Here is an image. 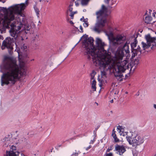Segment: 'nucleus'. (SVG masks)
Listing matches in <instances>:
<instances>
[{"label": "nucleus", "instance_id": "nucleus-56", "mask_svg": "<svg viewBox=\"0 0 156 156\" xmlns=\"http://www.w3.org/2000/svg\"><path fill=\"white\" fill-rule=\"evenodd\" d=\"M52 149H52L51 150V152H52Z\"/></svg>", "mask_w": 156, "mask_h": 156}, {"label": "nucleus", "instance_id": "nucleus-21", "mask_svg": "<svg viewBox=\"0 0 156 156\" xmlns=\"http://www.w3.org/2000/svg\"><path fill=\"white\" fill-rule=\"evenodd\" d=\"M81 3L83 5H87L89 1V0H81Z\"/></svg>", "mask_w": 156, "mask_h": 156}, {"label": "nucleus", "instance_id": "nucleus-11", "mask_svg": "<svg viewBox=\"0 0 156 156\" xmlns=\"http://www.w3.org/2000/svg\"><path fill=\"white\" fill-rule=\"evenodd\" d=\"M126 40V37L123 34H118L114 38L113 40L115 41L114 42L115 44H124Z\"/></svg>", "mask_w": 156, "mask_h": 156}, {"label": "nucleus", "instance_id": "nucleus-47", "mask_svg": "<svg viewBox=\"0 0 156 156\" xmlns=\"http://www.w3.org/2000/svg\"><path fill=\"white\" fill-rule=\"evenodd\" d=\"M110 102L111 103H113V99L112 100L110 101Z\"/></svg>", "mask_w": 156, "mask_h": 156}, {"label": "nucleus", "instance_id": "nucleus-37", "mask_svg": "<svg viewBox=\"0 0 156 156\" xmlns=\"http://www.w3.org/2000/svg\"><path fill=\"white\" fill-rule=\"evenodd\" d=\"M29 0H26L24 3L26 5V7L28 5Z\"/></svg>", "mask_w": 156, "mask_h": 156}, {"label": "nucleus", "instance_id": "nucleus-8", "mask_svg": "<svg viewBox=\"0 0 156 156\" xmlns=\"http://www.w3.org/2000/svg\"><path fill=\"white\" fill-rule=\"evenodd\" d=\"M126 138L130 145L133 147H136L144 142V139L140 136H136L132 139L131 136H126Z\"/></svg>", "mask_w": 156, "mask_h": 156}, {"label": "nucleus", "instance_id": "nucleus-23", "mask_svg": "<svg viewBox=\"0 0 156 156\" xmlns=\"http://www.w3.org/2000/svg\"><path fill=\"white\" fill-rule=\"evenodd\" d=\"M35 42H37L40 40V38L39 35H36L34 39Z\"/></svg>", "mask_w": 156, "mask_h": 156}, {"label": "nucleus", "instance_id": "nucleus-63", "mask_svg": "<svg viewBox=\"0 0 156 156\" xmlns=\"http://www.w3.org/2000/svg\"><path fill=\"white\" fill-rule=\"evenodd\" d=\"M155 34H156V32H155Z\"/></svg>", "mask_w": 156, "mask_h": 156}, {"label": "nucleus", "instance_id": "nucleus-59", "mask_svg": "<svg viewBox=\"0 0 156 156\" xmlns=\"http://www.w3.org/2000/svg\"><path fill=\"white\" fill-rule=\"evenodd\" d=\"M139 95V94H137V96Z\"/></svg>", "mask_w": 156, "mask_h": 156}, {"label": "nucleus", "instance_id": "nucleus-60", "mask_svg": "<svg viewBox=\"0 0 156 156\" xmlns=\"http://www.w3.org/2000/svg\"><path fill=\"white\" fill-rule=\"evenodd\" d=\"M154 156H156V154H155V155H154Z\"/></svg>", "mask_w": 156, "mask_h": 156}, {"label": "nucleus", "instance_id": "nucleus-13", "mask_svg": "<svg viewBox=\"0 0 156 156\" xmlns=\"http://www.w3.org/2000/svg\"><path fill=\"white\" fill-rule=\"evenodd\" d=\"M139 63V60L137 58L133 60V58H131V61L129 64V67H130V71L132 70L134 71L136 69L138 64Z\"/></svg>", "mask_w": 156, "mask_h": 156}, {"label": "nucleus", "instance_id": "nucleus-49", "mask_svg": "<svg viewBox=\"0 0 156 156\" xmlns=\"http://www.w3.org/2000/svg\"><path fill=\"white\" fill-rule=\"evenodd\" d=\"M70 23L71 24H73V22L72 21H70Z\"/></svg>", "mask_w": 156, "mask_h": 156}, {"label": "nucleus", "instance_id": "nucleus-29", "mask_svg": "<svg viewBox=\"0 0 156 156\" xmlns=\"http://www.w3.org/2000/svg\"><path fill=\"white\" fill-rule=\"evenodd\" d=\"M88 23L87 21H86L85 22H84L83 23V25L84 27H87L88 26Z\"/></svg>", "mask_w": 156, "mask_h": 156}, {"label": "nucleus", "instance_id": "nucleus-2", "mask_svg": "<svg viewBox=\"0 0 156 156\" xmlns=\"http://www.w3.org/2000/svg\"><path fill=\"white\" fill-rule=\"evenodd\" d=\"M5 72L1 77V85H14L19 78V76H26V72L23 67H19L15 62L7 61L4 64Z\"/></svg>", "mask_w": 156, "mask_h": 156}, {"label": "nucleus", "instance_id": "nucleus-62", "mask_svg": "<svg viewBox=\"0 0 156 156\" xmlns=\"http://www.w3.org/2000/svg\"><path fill=\"white\" fill-rule=\"evenodd\" d=\"M119 130H120L121 129H119Z\"/></svg>", "mask_w": 156, "mask_h": 156}, {"label": "nucleus", "instance_id": "nucleus-17", "mask_svg": "<svg viewBox=\"0 0 156 156\" xmlns=\"http://www.w3.org/2000/svg\"><path fill=\"white\" fill-rule=\"evenodd\" d=\"M147 43V44H146V43L144 42H141L142 47L144 50H145L146 49L149 48L151 45V44H149V43Z\"/></svg>", "mask_w": 156, "mask_h": 156}, {"label": "nucleus", "instance_id": "nucleus-16", "mask_svg": "<svg viewBox=\"0 0 156 156\" xmlns=\"http://www.w3.org/2000/svg\"><path fill=\"white\" fill-rule=\"evenodd\" d=\"M156 21V20L152 21V17L148 15L146 16L144 19L145 22L147 24L153 23L155 22Z\"/></svg>", "mask_w": 156, "mask_h": 156}, {"label": "nucleus", "instance_id": "nucleus-46", "mask_svg": "<svg viewBox=\"0 0 156 156\" xmlns=\"http://www.w3.org/2000/svg\"><path fill=\"white\" fill-rule=\"evenodd\" d=\"M156 13V12H154L153 13V16L154 17H155V14Z\"/></svg>", "mask_w": 156, "mask_h": 156}, {"label": "nucleus", "instance_id": "nucleus-35", "mask_svg": "<svg viewBox=\"0 0 156 156\" xmlns=\"http://www.w3.org/2000/svg\"><path fill=\"white\" fill-rule=\"evenodd\" d=\"M80 32L83 33V28H82V26L81 25L80 27Z\"/></svg>", "mask_w": 156, "mask_h": 156}, {"label": "nucleus", "instance_id": "nucleus-33", "mask_svg": "<svg viewBox=\"0 0 156 156\" xmlns=\"http://www.w3.org/2000/svg\"><path fill=\"white\" fill-rule=\"evenodd\" d=\"M106 75V73L105 71H101V75L102 76H105Z\"/></svg>", "mask_w": 156, "mask_h": 156}, {"label": "nucleus", "instance_id": "nucleus-58", "mask_svg": "<svg viewBox=\"0 0 156 156\" xmlns=\"http://www.w3.org/2000/svg\"><path fill=\"white\" fill-rule=\"evenodd\" d=\"M139 95V94H137V96Z\"/></svg>", "mask_w": 156, "mask_h": 156}, {"label": "nucleus", "instance_id": "nucleus-14", "mask_svg": "<svg viewBox=\"0 0 156 156\" xmlns=\"http://www.w3.org/2000/svg\"><path fill=\"white\" fill-rule=\"evenodd\" d=\"M131 50L132 58H133L136 56L138 54L140 55L141 53V50L140 46L138 45L137 48H133Z\"/></svg>", "mask_w": 156, "mask_h": 156}, {"label": "nucleus", "instance_id": "nucleus-27", "mask_svg": "<svg viewBox=\"0 0 156 156\" xmlns=\"http://www.w3.org/2000/svg\"><path fill=\"white\" fill-rule=\"evenodd\" d=\"M94 73V70L92 71V73L91 74V80H93L94 79V75H95V74H94V75H93V74Z\"/></svg>", "mask_w": 156, "mask_h": 156}, {"label": "nucleus", "instance_id": "nucleus-26", "mask_svg": "<svg viewBox=\"0 0 156 156\" xmlns=\"http://www.w3.org/2000/svg\"><path fill=\"white\" fill-rule=\"evenodd\" d=\"M113 145H111L109 148H108L106 150V152H108L110 151H111L113 149Z\"/></svg>", "mask_w": 156, "mask_h": 156}, {"label": "nucleus", "instance_id": "nucleus-19", "mask_svg": "<svg viewBox=\"0 0 156 156\" xmlns=\"http://www.w3.org/2000/svg\"><path fill=\"white\" fill-rule=\"evenodd\" d=\"M34 10L36 13L37 15V17H39V15H40V10L37 7V5H34Z\"/></svg>", "mask_w": 156, "mask_h": 156}, {"label": "nucleus", "instance_id": "nucleus-57", "mask_svg": "<svg viewBox=\"0 0 156 156\" xmlns=\"http://www.w3.org/2000/svg\"><path fill=\"white\" fill-rule=\"evenodd\" d=\"M126 76V77H127L128 76H127L126 75V76Z\"/></svg>", "mask_w": 156, "mask_h": 156}, {"label": "nucleus", "instance_id": "nucleus-51", "mask_svg": "<svg viewBox=\"0 0 156 156\" xmlns=\"http://www.w3.org/2000/svg\"><path fill=\"white\" fill-rule=\"evenodd\" d=\"M73 6V4H70L69 6V7H71V6Z\"/></svg>", "mask_w": 156, "mask_h": 156}, {"label": "nucleus", "instance_id": "nucleus-22", "mask_svg": "<svg viewBox=\"0 0 156 156\" xmlns=\"http://www.w3.org/2000/svg\"><path fill=\"white\" fill-rule=\"evenodd\" d=\"M30 26H27L24 28L25 33L26 34H27L28 33V31L30 30Z\"/></svg>", "mask_w": 156, "mask_h": 156}, {"label": "nucleus", "instance_id": "nucleus-3", "mask_svg": "<svg viewBox=\"0 0 156 156\" xmlns=\"http://www.w3.org/2000/svg\"><path fill=\"white\" fill-rule=\"evenodd\" d=\"M15 24V23L13 22L8 27L10 28L9 30L10 35L13 37H8L3 41L1 47L2 50L7 48L10 52L13 50L14 43L16 45L17 43H19L23 40V38L20 36L19 34L20 30L22 26V23L20 22L19 25L17 26Z\"/></svg>", "mask_w": 156, "mask_h": 156}, {"label": "nucleus", "instance_id": "nucleus-39", "mask_svg": "<svg viewBox=\"0 0 156 156\" xmlns=\"http://www.w3.org/2000/svg\"><path fill=\"white\" fill-rule=\"evenodd\" d=\"M80 21H83V22H85V19L84 18L83 16L82 18L80 19Z\"/></svg>", "mask_w": 156, "mask_h": 156}, {"label": "nucleus", "instance_id": "nucleus-48", "mask_svg": "<svg viewBox=\"0 0 156 156\" xmlns=\"http://www.w3.org/2000/svg\"><path fill=\"white\" fill-rule=\"evenodd\" d=\"M154 108H155V109H156V105L155 104H154Z\"/></svg>", "mask_w": 156, "mask_h": 156}, {"label": "nucleus", "instance_id": "nucleus-40", "mask_svg": "<svg viewBox=\"0 0 156 156\" xmlns=\"http://www.w3.org/2000/svg\"><path fill=\"white\" fill-rule=\"evenodd\" d=\"M108 36H113V33L112 32H110L109 33V35L108 34Z\"/></svg>", "mask_w": 156, "mask_h": 156}, {"label": "nucleus", "instance_id": "nucleus-24", "mask_svg": "<svg viewBox=\"0 0 156 156\" xmlns=\"http://www.w3.org/2000/svg\"><path fill=\"white\" fill-rule=\"evenodd\" d=\"M73 10V8L71 7H69V9L68 10H67L66 12V15L67 17H68L69 16V11L71 12H73L72 11Z\"/></svg>", "mask_w": 156, "mask_h": 156}, {"label": "nucleus", "instance_id": "nucleus-43", "mask_svg": "<svg viewBox=\"0 0 156 156\" xmlns=\"http://www.w3.org/2000/svg\"><path fill=\"white\" fill-rule=\"evenodd\" d=\"M3 140L5 141H8V139L7 138V137H5L3 139Z\"/></svg>", "mask_w": 156, "mask_h": 156}, {"label": "nucleus", "instance_id": "nucleus-53", "mask_svg": "<svg viewBox=\"0 0 156 156\" xmlns=\"http://www.w3.org/2000/svg\"><path fill=\"white\" fill-rule=\"evenodd\" d=\"M147 12L145 13L144 14L145 15H146L147 14Z\"/></svg>", "mask_w": 156, "mask_h": 156}, {"label": "nucleus", "instance_id": "nucleus-18", "mask_svg": "<svg viewBox=\"0 0 156 156\" xmlns=\"http://www.w3.org/2000/svg\"><path fill=\"white\" fill-rule=\"evenodd\" d=\"M137 42L136 38H135L134 41L131 43V49H132L133 48H135L136 47Z\"/></svg>", "mask_w": 156, "mask_h": 156}, {"label": "nucleus", "instance_id": "nucleus-55", "mask_svg": "<svg viewBox=\"0 0 156 156\" xmlns=\"http://www.w3.org/2000/svg\"><path fill=\"white\" fill-rule=\"evenodd\" d=\"M61 146H62V145H60L58 146V147H61Z\"/></svg>", "mask_w": 156, "mask_h": 156}, {"label": "nucleus", "instance_id": "nucleus-30", "mask_svg": "<svg viewBox=\"0 0 156 156\" xmlns=\"http://www.w3.org/2000/svg\"><path fill=\"white\" fill-rule=\"evenodd\" d=\"M115 129H114L112 131V136L113 137V136H115V135L116 136L115 134L116 131H115Z\"/></svg>", "mask_w": 156, "mask_h": 156}, {"label": "nucleus", "instance_id": "nucleus-12", "mask_svg": "<svg viewBox=\"0 0 156 156\" xmlns=\"http://www.w3.org/2000/svg\"><path fill=\"white\" fill-rule=\"evenodd\" d=\"M16 147L12 145L11 149L12 150L8 151H6V154H4V156H18L20 154V152L18 151H16Z\"/></svg>", "mask_w": 156, "mask_h": 156}, {"label": "nucleus", "instance_id": "nucleus-44", "mask_svg": "<svg viewBox=\"0 0 156 156\" xmlns=\"http://www.w3.org/2000/svg\"><path fill=\"white\" fill-rule=\"evenodd\" d=\"M0 39H1L2 40H3V36L1 35L0 36Z\"/></svg>", "mask_w": 156, "mask_h": 156}, {"label": "nucleus", "instance_id": "nucleus-28", "mask_svg": "<svg viewBox=\"0 0 156 156\" xmlns=\"http://www.w3.org/2000/svg\"><path fill=\"white\" fill-rule=\"evenodd\" d=\"M80 153V151H78V152L77 153H73L71 155V156H78V155Z\"/></svg>", "mask_w": 156, "mask_h": 156}, {"label": "nucleus", "instance_id": "nucleus-1", "mask_svg": "<svg viewBox=\"0 0 156 156\" xmlns=\"http://www.w3.org/2000/svg\"><path fill=\"white\" fill-rule=\"evenodd\" d=\"M84 40L83 42L84 46V54L87 55V58L90 59V56H92V61L96 66H100L105 67L111 61L110 59L111 53L107 52L104 49V43L98 38L96 39L97 47L94 46V40L92 37H88V35L85 34L82 37Z\"/></svg>", "mask_w": 156, "mask_h": 156}, {"label": "nucleus", "instance_id": "nucleus-42", "mask_svg": "<svg viewBox=\"0 0 156 156\" xmlns=\"http://www.w3.org/2000/svg\"><path fill=\"white\" fill-rule=\"evenodd\" d=\"M75 5L76 6H78L79 5V3L77 1L75 2Z\"/></svg>", "mask_w": 156, "mask_h": 156}, {"label": "nucleus", "instance_id": "nucleus-25", "mask_svg": "<svg viewBox=\"0 0 156 156\" xmlns=\"http://www.w3.org/2000/svg\"><path fill=\"white\" fill-rule=\"evenodd\" d=\"M114 140V141L115 142H120V140L119 139L117 138L116 136H115L113 137Z\"/></svg>", "mask_w": 156, "mask_h": 156}, {"label": "nucleus", "instance_id": "nucleus-61", "mask_svg": "<svg viewBox=\"0 0 156 156\" xmlns=\"http://www.w3.org/2000/svg\"><path fill=\"white\" fill-rule=\"evenodd\" d=\"M97 129H98V128H96L95 129L97 130Z\"/></svg>", "mask_w": 156, "mask_h": 156}, {"label": "nucleus", "instance_id": "nucleus-10", "mask_svg": "<svg viewBox=\"0 0 156 156\" xmlns=\"http://www.w3.org/2000/svg\"><path fill=\"white\" fill-rule=\"evenodd\" d=\"M145 38L147 41V43H149V44L151 45L152 44V47H151L152 49H155L156 48V43L155 41L156 37H151L150 34H148L145 36Z\"/></svg>", "mask_w": 156, "mask_h": 156}, {"label": "nucleus", "instance_id": "nucleus-38", "mask_svg": "<svg viewBox=\"0 0 156 156\" xmlns=\"http://www.w3.org/2000/svg\"><path fill=\"white\" fill-rule=\"evenodd\" d=\"M92 146L91 145H89L88 147H87L86 148V150H87V151L88 149H90V148Z\"/></svg>", "mask_w": 156, "mask_h": 156}, {"label": "nucleus", "instance_id": "nucleus-36", "mask_svg": "<svg viewBox=\"0 0 156 156\" xmlns=\"http://www.w3.org/2000/svg\"><path fill=\"white\" fill-rule=\"evenodd\" d=\"M96 82L95 80V79H94L92 82V84H96Z\"/></svg>", "mask_w": 156, "mask_h": 156}, {"label": "nucleus", "instance_id": "nucleus-9", "mask_svg": "<svg viewBox=\"0 0 156 156\" xmlns=\"http://www.w3.org/2000/svg\"><path fill=\"white\" fill-rule=\"evenodd\" d=\"M1 10L5 13L4 16L3 23L6 27H9V26L12 23H11V20H10V16L9 15V9H10V7L7 9L6 8L1 7Z\"/></svg>", "mask_w": 156, "mask_h": 156}, {"label": "nucleus", "instance_id": "nucleus-15", "mask_svg": "<svg viewBox=\"0 0 156 156\" xmlns=\"http://www.w3.org/2000/svg\"><path fill=\"white\" fill-rule=\"evenodd\" d=\"M115 150L119 153V154L121 155L126 151L125 147L122 145H120L117 144L115 146Z\"/></svg>", "mask_w": 156, "mask_h": 156}, {"label": "nucleus", "instance_id": "nucleus-31", "mask_svg": "<svg viewBox=\"0 0 156 156\" xmlns=\"http://www.w3.org/2000/svg\"><path fill=\"white\" fill-rule=\"evenodd\" d=\"M96 84H92L91 88L92 89H94V91L96 90Z\"/></svg>", "mask_w": 156, "mask_h": 156}, {"label": "nucleus", "instance_id": "nucleus-6", "mask_svg": "<svg viewBox=\"0 0 156 156\" xmlns=\"http://www.w3.org/2000/svg\"><path fill=\"white\" fill-rule=\"evenodd\" d=\"M129 43L126 41L123 46L121 45L118 47L116 51L114 57V61L122 60L124 56L125 52L126 54L129 53Z\"/></svg>", "mask_w": 156, "mask_h": 156}, {"label": "nucleus", "instance_id": "nucleus-41", "mask_svg": "<svg viewBox=\"0 0 156 156\" xmlns=\"http://www.w3.org/2000/svg\"><path fill=\"white\" fill-rule=\"evenodd\" d=\"M95 140H94V139H93V140H92L90 141V144H93Z\"/></svg>", "mask_w": 156, "mask_h": 156}, {"label": "nucleus", "instance_id": "nucleus-20", "mask_svg": "<svg viewBox=\"0 0 156 156\" xmlns=\"http://www.w3.org/2000/svg\"><path fill=\"white\" fill-rule=\"evenodd\" d=\"M110 0H105L104 2L107 4L108 5ZM116 1L115 0H111V5H113V4L116 3Z\"/></svg>", "mask_w": 156, "mask_h": 156}, {"label": "nucleus", "instance_id": "nucleus-32", "mask_svg": "<svg viewBox=\"0 0 156 156\" xmlns=\"http://www.w3.org/2000/svg\"><path fill=\"white\" fill-rule=\"evenodd\" d=\"M74 14L73 12H71L70 14L69 15L70 16L71 18L72 19H73L74 17Z\"/></svg>", "mask_w": 156, "mask_h": 156}, {"label": "nucleus", "instance_id": "nucleus-7", "mask_svg": "<svg viewBox=\"0 0 156 156\" xmlns=\"http://www.w3.org/2000/svg\"><path fill=\"white\" fill-rule=\"evenodd\" d=\"M26 8V5L24 3L16 4L10 7V9H9V15L10 16V20L12 21L15 19V16L14 14L21 15L22 11Z\"/></svg>", "mask_w": 156, "mask_h": 156}, {"label": "nucleus", "instance_id": "nucleus-54", "mask_svg": "<svg viewBox=\"0 0 156 156\" xmlns=\"http://www.w3.org/2000/svg\"><path fill=\"white\" fill-rule=\"evenodd\" d=\"M21 154L22 156H25L23 154Z\"/></svg>", "mask_w": 156, "mask_h": 156}, {"label": "nucleus", "instance_id": "nucleus-50", "mask_svg": "<svg viewBox=\"0 0 156 156\" xmlns=\"http://www.w3.org/2000/svg\"><path fill=\"white\" fill-rule=\"evenodd\" d=\"M0 1L2 2L3 3H5V1H2V0H0Z\"/></svg>", "mask_w": 156, "mask_h": 156}, {"label": "nucleus", "instance_id": "nucleus-4", "mask_svg": "<svg viewBox=\"0 0 156 156\" xmlns=\"http://www.w3.org/2000/svg\"><path fill=\"white\" fill-rule=\"evenodd\" d=\"M110 59L111 61L105 67L104 69L108 67V69H112L113 72L114 76L118 80H119L120 81L122 80L121 78L123 76L122 73L124 72L126 69H128L129 68V63H128V60L126 59L122 61V60L114 61L112 58L111 56Z\"/></svg>", "mask_w": 156, "mask_h": 156}, {"label": "nucleus", "instance_id": "nucleus-5", "mask_svg": "<svg viewBox=\"0 0 156 156\" xmlns=\"http://www.w3.org/2000/svg\"><path fill=\"white\" fill-rule=\"evenodd\" d=\"M107 9L105 6L103 5L101 9L96 12L98 20L95 24L94 30L98 33H100L103 30L107 22L106 17L103 16L104 12H106Z\"/></svg>", "mask_w": 156, "mask_h": 156}, {"label": "nucleus", "instance_id": "nucleus-34", "mask_svg": "<svg viewBox=\"0 0 156 156\" xmlns=\"http://www.w3.org/2000/svg\"><path fill=\"white\" fill-rule=\"evenodd\" d=\"M105 156H113V154L112 153L106 154Z\"/></svg>", "mask_w": 156, "mask_h": 156}, {"label": "nucleus", "instance_id": "nucleus-45", "mask_svg": "<svg viewBox=\"0 0 156 156\" xmlns=\"http://www.w3.org/2000/svg\"><path fill=\"white\" fill-rule=\"evenodd\" d=\"M23 48L24 49H26L27 48V47L26 46H23Z\"/></svg>", "mask_w": 156, "mask_h": 156}, {"label": "nucleus", "instance_id": "nucleus-52", "mask_svg": "<svg viewBox=\"0 0 156 156\" xmlns=\"http://www.w3.org/2000/svg\"><path fill=\"white\" fill-rule=\"evenodd\" d=\"M73 12V13L74 14L76 13H77V11H76V12Z\"/></svg>", "mask_w": 156, "mask_h": 156}]
</instances>
